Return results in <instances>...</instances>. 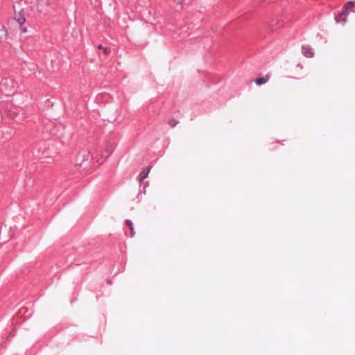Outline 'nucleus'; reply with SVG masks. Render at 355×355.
<instances>
[{
    "label": "nucleus",
    "mask_w": 355,
    "mask_h": 355,
    "mask_svg": "<svg viewBox=\"0 0 355 355\" xmlns=\"http://www.w3.org/2000/svg\"><path fill=\"white\" fill-rule=\"evenodd\" d=\"M150 170V167L148 166L143 169L139 174V182H142L146 178H147Z\"/></svg>",
    "instance_id": "obj_1"
},
{
    "label": "nucleus",
    "mask_w": 355,
    "mask_h": 355,
    "mask_svg": "<svg viewBox=\"0 0 355 355\" xmlns=\"http://www.w3.org/2000/svg\"><path fill=\"white\" fill-rule=\"evenodd\" d=\"M269 75H266L265 77L257 78L255 82L258 85H261L266 83L269 80Z\"/></svg>",
    "instance_id": "obj_2"
},
{
    "label": "nucleus",
    "mask_w": 355,
    "mask_h": 355,
    "mask_svg": "<svg viewBox=\"0 0 355 355\" xmlns=\"http://www.w3.org/2000/svg\"><path fill=\"white\" fill-rule=\"evenodd\" d=\"M80 156L82 157V161L87 159L88 157H89V153H87V152H83L81 153H79L78 155V157H77V160H76L77 162H79L78 157H80Z\"/></svg>",
    "instance_id": "obj_3"
},
{
    "label": "nucleus",
    "mask_w": 355,
    "mask_h": 355,
    "mask_svg": "<svg viewBox=\"0 0 355 355\" xmlns=\"http://www.w3.org/2000/svg\"><path fill=\"white\" fill-rule=\"evenodd\" d=\"M15 19L17 20L19 25H21L25 22V18L20 14L15 15Z\"/></svg>",
    "instance_id": "obj_4"
},
{
    "label": "nucleus",
    "mask_w": 355,
    "mask_h": 355,
    "mask_svg": "<svg viewBox=\"0 0 355 355\" xmlns=\"http://www.w3.org/2000/svg\"><path fill=\"white\" fill-rule=\"evenodd\" d=\"M98 49H102L103 51V53L105 55H109L111 53L110 49L107 47H103L101 44L98 45L97 47Z\"/></svg>",
    "instance_id": "obj_5"
},
{
    "label": "nucleus",
    "mask_w": 355,
    "mask_h": 355,
    "mask_svg": "<svg viewBox=\"0 0 355 355\" xmlns=\"http://www.w3.org/2000/svg\"><path fill=\"white\" fill-rule=\"evenodd\" d=\"M125 223H126V225L130 227V234H131V236H132L134 234L132 223L130 220H127L125 221Z\"/></svg>",
    "instance_id": "obj_6"
},
{
    "label": "nucleus",
    "mask_w": 355,
    "mask_h": 355,
    "mask_svg": "<svg viewBox=\"0 0 355 355\" xmlns=\"http://www.w3.org/2000/svg\"><path fill=\"white\" fill-rule=\"evenodd\" d=\"M355 7V1H348L345 4V8L346 10L351 9L352 8Z\"/></svg>",
    "instance_id": "obj_7"
},
{
    "label": "nucleus",
    "mask_w": 355,
    "mask_h": 355,
    "mask_svg": "<svg viewBox=\"0 0 355 355\" xmlns=\"http://www.w3.org/2000/svg\"><path fill=\"white\" fill-rule=\"evenodd\" d=\"M6 35L4 27L0 26V39L5 37Z\"/></svg>",
    "instance_id": "obj_8"
},
{
    "label": "nucleus",
    "mask_w": 355,
    "mask_h": 355,
    "mask_svg": "<svg viewBox=\"0 0 355 355\" xmlns=\"http://www.w3.org/2000/svg\"><path fill=\"white\" fill-rule=\"evenodd\" d=\"M304 55L307 58H311L313 56V52H312L311 50H307L304 51Z\"/></svg>",
    "instance_id": "obj_9"
},
{
    "label": "nucleus",
    "mask_w": 355,
    "mask_h": 355,
    "mask_svg": "<svg viewBox=\"0 0 355 355\" xmlns=\"http://www.w3.org/2000/svg\"><path fill=\"white\" fill-rule=\"evenodd\" d=\"M178 124V121L174 120V119H172L169 121V125L173 128L175 127L176 125Z\"/></svg>",
    "instance_id": "obj_10"
}]
</instances>
